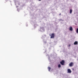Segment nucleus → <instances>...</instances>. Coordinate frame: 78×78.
I'll list each match as a JSON object with an SVG mask.
<instances>
[{
    "instance_id": "9d476101",
    "label": "nucleus",
    "mask_w": 78,
    "mask_h": 78,
    "mask_svg": "<svg viewBox=\"0 0 78 78\" xmlns=\"http://www.w3.org/2000/svg\"><path fill=\"white\" fill-rule=\"evenodd\" d=\"M76 30V32L77 33H78V28H77Z\"/></svg>"
},
{
    "instance_id": "20e7f679",
    "label": "nucleus",
    "mask_w": 78,
    "mask_h": 78,
    "mask_svg": "<svg viewBox=\"0 0 78 78\" xmlns=\"http://www.w3.org/2000/svg\"><path fill=\"white\" fill-rule=\"evenodd\" d=\"M73 62H71L69 64L70 67H72L73 66Z\"/></svg>"
},
{
    "instance_id": "6e6552de",
    "label": "nucleus",
    "mask_w": 78,
    "mask_h": 78,
    "mask_svg": "<svg viewBox=\"0 0 78 78\" xmlns=\"http://www.w3.org/2000/svg\"><path fill=\"white\" fill-rule=\"evenodd\" d=\"M72 12V10L70 9V14H71Z\"/></svg>"
},
{
    "instance_id": "423d86ee",
    "label": "nucleus",
    "mask_w": 78,
    "mask_h": 78,
    "mask_svg": "<svg viewBox=\"0 0 78 78\" xmlns=\"http://www.w3.org/2000/svg\"><path fill=\"white\" fill-rule=\"evenodd\" d=\"M69 30L70 31H72L73 30V29L72 28V27H69Z\"/></svg>"
},
{
    "instance_id": "9b49d317",
    "label": "nucleus",
    "mask_w": 78,
    "mask_h": 78,
    "mask_svg": "<svg viewBox=\"0 0 78 78\" xmlns=\"http://www.w3.org/2000/svg\"><path fill=\"white\" fill-rule=\"evenodd\" d=\"M61 13H60L59 14V15L61 16Z\"/></svg>"
},
{
    "instance_id": "f257e3e1",
    "label": "nucleus",
    "mask_w": 78,
    "mask_h": 78,
    "mask_svg": "<svg viewBox=\"0 0 78 78\" xmlns=\"http://www.w3.org/2000/svg\"><path fill=\"white\" fill-rule=\"evenodd\" d=\"M60 63L61 64V65H62V66H64L65 63V61H64V60H62V61L60 62Z\"/></svg>"
},
{
    "instance_id": "39448f33",
    "label": "nucleus",
    "mask_w": 78,
    "mask_h": 78,
    "mask_svg": "<svg viewBox=\"0 0 78 78\" xmlns=\"http://www.w3.org/2000/svg\"><path fill=\"white\" fill-rule=\"evenodd\" d=\"M78 44V41H76L74 43V45H77Z\"/></svg>"
},
{
    "instance_id": "f8f14e48",
    "label": "nucleus",
    "mask_w": 78,
    "mask_h": 78,
    "mask_svg": "<svg viewBox=\"0 0 78 78\" xmlns=\"http://www.w3.org/2000/svg\"><path fill=\"white\" fill-rule=\"evenodd\" d=\"M39 1H41V0H39Z\"/></svg>"
},
{
    "instance_id": "0eeeda50",
    "label": "nucleus",
    "mask_w": 78,
    "mask_h": 78,
    "mask_svg": "<svg viewBox=\"0 0 78 78\" xmlns=\"http://www.w3.org/2000/svg\"><path fill=\"white\" fill-rule=\"evenodd\" d=\"M48 69L49 72H50V69H51V68H50V67H48Z\"/></svg>"
},
{
    "instance_id": "ddd939ff",
    "label": "nucleus",
    "mask_w": 78,
    "mask_h": 78,
    "mask_svg": "<svg viewBox=\"0 0 78 78\" xmlns=\"http://www.w3.org/2000/svg\"><path fill=\"white\" fill-rule=\"evenodd\" d=\"M69 46H70V45H69Z\"/></svg>"
},
{
    "instance_id": "7ed1b4c3",
    "label": "nucleus",
    "mask_w": 78,
    "mask_h": 78,
    "mask_svg": "<svg viewBox=\"0 0 78 78\" xmlns=\"http://www.w3.org/2000/svg\"><path fill=\"white\" fill-rule=\"evenodd\" d=\"M68 73H71L72 72V71H71V70H70V69H68Z\"/></svg>"
},
{
    "instance_id": "f03ea898",
    "label": "nucleus",
    "mask_w": 78,
    "mask_h": 78,
    "mask_svg": "<svg viewBox=\"0 0 78 78\" xmlns=\"http://www.w3.org/2000/svg\"><path fill=\"white\" fill-rule=\"evenodd\" d=\"M50 36H51V38H54L55 37V34L52 33L51 34V36L50 35Z\"/></svg>"
},
{
    "instance_id": "1a4fd4ad",
    "label": "nucleus",
    "mask_w": 78,
    "mask_h": 78,
    "mask_svg": "<svg viewBox=\"0 0 78 78\" xmlns=\"http://www.w3.org/2000/svg\"><path fill=\"white\" fill-rule=\"evenodd\" d=\"M58 67L59 68H60V67H61V65L59 64L58 66Z\"/></svg>"
}]
</instances>
